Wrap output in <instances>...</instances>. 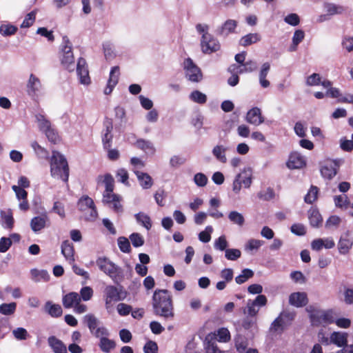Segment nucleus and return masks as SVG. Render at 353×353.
Returning a JSON list of instances; mask_svg holds the SVG:
<instances>
[{
  "mask_svg": "<svg viewBox=\"0 0 353 353\" xmlns=\"http://www.w3.org/2000/svg\"><path fill=\"white\" fill-rule=\"evenodd\" d=\"M254 276V272L250 269H244L241 274L235 278L237 284H242Z\"/></svg>",
  "mask_w": 353,
  "mask_h": 353,
  "instance_id": "49530a36",
  "label": "nucleus"
},
{
  "mask_svg": "<svg viewBox=\"0 0 353 353\" xmlns=\"http://www.w3.org/2000/svg\"><path fill=\"white\" fill-rule=\"evenodd\" d=\"M121 196L114 194L113 192L103 194L102 202L116 212L123 211V207L121 203Z\"/></svg>",
  "mask_w": 353,
  "mask_h": 353,
  "instance_id": "9b49d317",
  "label": "nucleus"
},
{
  "mask_svg": "<svg viewBox=\"0 0 353 353\" xmlns=\"http://www.w3.org/2000/svg\"><path fill=\"white\" fill-rule=\"evenodd\" d=\"M183 68L185 77L192 82H199L203 79L201 69L193 62L190 58L184 60Z\"/></svg>",
  "mask_w": 353,
  "mask_h": 353,
  "instance_id": "0eeeda50",
  "label": "nucleus"
},
{
  "mask_svg": "<svg viewBox=\"0 0 353 353\" xmlns=\"http://www.w3.org/2000/svg\"><path fill=\"white\" fill-rule=\"evenodd\" d=\"M216 336L220 342H227L230 339V332L226 328H221L217 330Z\"/></svg>",
  "mask_w": 353,
  "mask_h": 353,
  "instance_id": "69168bd1",
  "label": "nucleus"
},
{
  "mask_svg": "<svg viewBox=\"0 0 353 353\" xmlns=\"http://www.w3.org/2000/svg\"><path fill=\"white\" fill-rule=\"evenodd\" d=\"M129 239L132 242L134 247H141L144 244V239L142 235L139 233H132L130 235Z\"/></svg>",
  "mask_w": 353,
  "mask_h": 353,
  "instance_id": "052dcab7",
  "label": "nucleus"
},
{
  "mask_svg": "<svg viewBox=\"0 0 353 353\" xmlns=\"http://www.w3.org/2000/svg\"><path fill=\"white\" fill-rule=\"evenodd\" d=\"M1 216L3 220V225L8 228H12L14 225V219L12 212L10 210L8 211H1Z\"/></svg>",
  "mask_w": 353,
  "mask_h": 353,
  "instance_id": "8fccbe9b",
  "label": "nucleus"
},
{
  "mask_svg": "<svg viewBox=\"0 0 353 353\" xmlns=\"http://www.w3.org/2000/svg\"><path fill=\"white\" fill-rule=\"evenodd\" d=\"M50 174L53 178L67 182L69 178V168L65 158L57 151L52 152L50 159Z\"/></svg>",
  "mask_w": 353,
  "mask_h": 353,
  "instance_id": "f03ea898",
  "label": "nucleus"
},
{
  "mask_svg": "<svg viewBox=\"0 0 353 353\" xmlns=\"http://www.w3.org/2000/svg\"><path fill=\"white\" fill-rule=\"evenodd\" d=\"M17 304L14 302L0 305V313L3 315H12L15 312Z\"/></svg>",
  "mask_w": 353,
  "mask_h": 353,
  "instance_id": "de8ad7c7",
  "label": "nucleus"
},
{
  "mask_svg": "<svg viewBox=\"0 0 353 353\" xmlns=\"http://www.w3.org/2000/svg\"><path fill=\"white\" fill-rule=\"evenodd\" d=\"M83 319L84 321L87 323V325L91 333H94V331L98 327L99 325L98 319L92 314L85 315Z\"/></svg>",
  "mask_w": 353,
  "mask_h": 353,
  "instance_id": "c03bdc74",
  "label": "nucleus"
},
{
  "mask_svg": "<svg viewBox=\"0 0 353 353\" xmlns=\"http://www.w3.org/2000/svg\"><path fill=\"white\" fill-rule=\"evenodd\" d=\"M119 74V68L118 66H114L110 70L108 84L104 90L105 94H110L112 92L113 88L118 83Z\"/></svg>",
  "mask_w": 353,
  "mask_h": 353,
  "instance_id": "a211bd4d",
  "label": "nucleus"
},
{
  "mask_svg": "<svg viewBox=\"0 0 353 353\" xmlns=\"http://www.w3.org/2000/svg\"><path fill=\"white\" fill-rule=\"evenodd\" d=\"M270 70V64L268 62L264 63L261 68L259 79L261 86L263 88H268L270 85V81L266 79L268 74Z\"/></svg>",
  "mask_w": 353,
  "mask_h": 353,
  "instance_id": "bb28decb",
  "label": "nucleus"
},
{
  "mask_svg": "<svg viewBox=\"0 0 353 353\" xmlns=\"http://www.w3.org/2000/svg\"><path fill=\"white\" fill-rule=\"evenodd\" d=\"M118 245L120 250L125 253H128L131 250L130 243L129 239L124 237L121 236L118 239Z\"/></svg>",
  "mask_w": 353,
  "mask_h": 353,
  "instance_id": "6e6d98bb",
  "label": "nucleus"
},
{
  "mask_svg": "<svg viewBox=\"0 0 353 353\" xmlns=\"http://www.w3.org/2000/svg\"><path fill=\"white\" fill-rule=\"evenodd\" d=\"M98 185H103L105 186V191L103 193H108L114 191V181L112 176L107 173L103 175H99L97 178Z\"/></svg>",
  "mask_w": 353,
  "mask_h": 353,
  "instance_id": "aec40b11",
  "label": "nucleus"
},
{
  "mask_svg": "<svg viewBox=\"0 0 353 353\" xmlns=\"http://www.w3.org/2000/svg\"><path fill=\"white\" fill-rule=\"evenodd\" d=\"M96 263L100 270L109 276L114 281H117L121 276V268L106 257H99Z\"/></svg>",
  "mask_w": 353,
  "mask_h": 353,
  "instance_id": "20e7f679",
  "label": "nucleus"
},
{
  "mask_svg": "<svg viewBox=\"0 0 353 353\" xmlns=\"http://www.w3.org/2000/svg\"><path fill=\"white\" fill-rule=\"evenodd\" d=\"M252 172L250 168H245L239 173L232 184V190L235 194H239L242 185L245 188H250L252 184Z\"/></svg>",
  "mask_w": 353,
  "mask_h": 353,
  "instance_id": "423d86ee",
  "label": "nucleus"
},
{
  "mask_svg": "<svg viewBox=\"0 0 353 353\" xmlns=\"http://www.w3.org/2000/svg\"><path fill=\"white\" fill-rule=\"evenodd\" d=\"M45 311L52 317L61 316L63 312L60 305L54 304L52 301H47L44 306Z\"/></svg>",
  "mask_w": 353,
  "mask_h": 353,
  "instance_id": "c756f323",
  "label": "nucleus"
},
{
  "mask_svg": "<svg viewBox=\"0 0 353 353\" xmlns=\"http://www.w3.org/2000/svg\"><path fill=\"white\" fill-rule=\"evenodd\" d=\"M136 146L143 150L144 152H145L148 154L153 155L156 152V149L153 145V143L148 141L145 139H139L136 142Z\"/></svg>",
  "mask_w": 353,
  "mask_h": 353,
  "instance_id": "2f4dec72",
  "label": "nucleus"
},
{
  "mask_svg": "<svg viewBox=\"0 0 353 353\" xmlns=\"http://www.w3.org/2000/svg\"><path fill=\"white\" fill-rule=\"evenodd\" d=\"M104 297L107 309L112 305V302H117L124 299L118 288L113 285H108L105 288Z\"/></svg>",
  "mask_w": 353,
  "mask_h": 353,
  "instance_id": "f8f14e48",
  "label": "nucleus"
},
{
  "mask_svg": "<svg viewBox=\"0 0 353 353\" xmlns=\"http://www.w3.org/2000/svg\"><path fill=\"white\" fill-rule=\"evenodd\" d=\"M241 71L240 74L252 72L256 70L257 64L252 60L247 61L243 64L240 65Z\"/></svg>",
  "mask_w": 353,
  "mask_h": 353,
  "instance_id": "3c124183",
  "label": "nucleus"
},
{
  "mask_svg": "<svg viewBox=\"0 0 353 353\" xmlns=\"http://www.w3.org/2000/svg\"><path fill=\"white\" fill-rule=\"evenodd\" d=\"M37 121L38 123L39 128L43 132H45L48 130L52 128L51 123L48 120L45 116L42 114H37L36 116Z\"/></svg>",
  "mask_w": 353,
  "mask_h": 353,
  "instance_id": "37998d69",
  "label": "nucleus"
},
{
  "mask_svg": "<svg viewBox=\"0 0 353 353\" xmlns=\"http://www.w3.org/2000/svg\"><path fill=\"white\" fill-rule=\"evenodd\" d=\"M261 37L258 33H250L243 36L240 40V44L243 46H248L255 43L261 40Z\"/></svg>",
  "mask_w": 353,
  "mask_h": 353,
  "instance_id": "f704fd0d",
  "label": "nucleus"
},
{
  "mask_svg": "<svg viewBox=\"0 0 353 353\" xmlns=\"http://www.w3.org/2000/svg\"><path fill=\"white\" fill-rule=\"evenodd\" d=\"M105 129L103 132L102 141L104 149H109L111 147V142L112 140V130L113 126L111 122L108 121L105 123Z\"/></svg>",
  "mask_w": 353,
  "mask_h": 353,
  "instance_id": "cd10ccee",
  "label": "nucleus"
},
{
  "mask_svg": "<svg viewBox=\"0 0 353 353\" xmlns=\"http://www.w3.org/2000/svg\"><path fill=\"white\" fill-rule=\"evenodd\" d=\"M81 302V297L77 292H70L63 296L62 303L65 308L74 307Z\"/></svg>",
  "mask_w": 353,
  "mask_h": 353,
  "instance_id": "5701e85b",
  "label": "nucleus"
},
{
  "mask_svg": "<svg viewBox=\"0 0 353 353\" xmlns=\"http://www.w3.org/2000/svg\"><path fill=\"white\" fill-rule=\"evenodd\" d=\"M323 8L325 12L331 17L332 16L336 14H342L345 9L343 6L336 5L332 3H325L323 4Z\"/></svg>",
  "mask_w": 353,
  "mask_h": 353,
  "instance_id": "7c9ffc66",
  "label": "nucleus"
},
{
  "mask_svg": "<svg viewBox=\"0 0 353 353\" xmlns=\"http://www.w3.org/2000/svg\"><path fill=\"white\" fill-rule=\"evenodd\" d=\"M344 302L347 305H353V287L344 288Z\"/></svg>",
  "mask_w": 353,
  "mask_h": 353,
  "instance_id": "774afa93",
  "label": "nucleus"
},
{
  "mask_svg": "<svg viewBox=\"0 0 353 353\" xmlns=\"http://www.w3.org/2000/svg\"><path fill=\"white\" fill-rule=\"evenodd\" d=\"M246 121L250 124L259 125L263 123L264 119L259 108H253L246 114Z\"/></svg>",
  "mask_w": 353,
  "mask_h": 353,
  "instance_id": "412c9836",
  "label": "nucleus"
},
{
  "mask_svg": "<svg viewBox=\"0 0 353 353\" xmlns=\"http://www.w3.org/2000/svg\"><path fill=\"white\" fill-rule=\"evenodd\" d=\"M319 192V189L316 186H311L310 190L307 194L305 195L304 200L307 203H312L317 199V195Z\"/></svg>",
  "mask_w": 353,
  "mask_h": 353,
  "instance_id": "5fc2aeb1",
  "label": "nucleus"
},
{
  "mask_svg": "<svg viewBox=\"0 0 353 353\" xmlns=\"http://www.w3.org/2000/svg\"><path fill=\"white\" fill-rule=\"evenodd\" d=\"M41 88V83L38 77L34 74L30 75L27 83V93L30 97H35Z\"/></svg>",
  "mask_w": 353,
  "mask_h": 353,
  "instance_id": "2eb2a0df",
  "label": "nucleus"
},
{
  "mask_svg": "<svg viewBox=\"0 0 353 353\" xmlns=\"http://www.w3.org/2000/svg\"><path fill=\"white\" fill-rule=\"evenodd\" d=\"M99 347L102 352L109 353L116 347V343L113 340L109 339L108 338H103L100 339Z\"/></svg>",
  "mask_w": 353,
  "mask_h": 353,
  "instance_id": "c9c22d12",
  "label": "nucleus"
},
{
  "mask_svg": "<svg viewBox=\"0 0 353 353\" xmlns=\"http://www.w3.org/2000/svg\"><path fill=\"white\" fill-rule=\"evenodd\" d=\"M17 30V28L11 24H2L0 26V34L5 37L14 34Z\"/></svg>",
  "mask_w": 353,
  "mask_h": 353,
  "instance_id": "864d4df0",
  "label": "nucleus"
},
{
  "mask_svg": "<svg viewBox=\"0 0 353 353\" xmlns=\"http://www.w3.org/2000/svg\"><path fill=\"white\" fill-rule=\"evenodd\" d=\"M31 146L39 157L42 158L48 157V151L44 148L41 147L37 142L33 141L31 143Z\"/></svg>",
  "mask_w": 353,
  "mask_h": 353,
  "instance_id": "338daca9",
  "label": "nucleus"
},
{
  "mask_svg": "<svg viewBox=\"0 0 353 353\" xmlns=\"http://www.w3.org/2000/svg\"><path fill=\"white\" fill-rule=\"evenodd\" d=\"M116 177L117 178V180L123 183L125 185H130L128 182V171L124 168H119L116 173Z\"/></svg>",
  "mask_w": 353,
  "mask_h": 353,
  "instance_id": "4d7b16f0",
  "label": "nucleus"
},
{
  "mask_svg": "<svg viewBox=\"0 0 353 353\" xmlns=\"http://www.w3.org/2000/svg\"><path fill=\"white\" fill-rule=\"evenodd\" d=\"M61 62L63 66L69 71L74 70V57L72 52V45L67 36L63 37Z\"/></svg>",
  "mask_w": 353,
  "mask_h": 353,
  "instance_id": "7ed1b4c3",
  "label": "nucleus"
},
{
  "mask_svg": "<svg viewBox=\"0 0 353 353\" xmlns=\"http://www.w3.org/2000/svg\"><path fill=\"white\" fill-rule=\"evenodd\" d=\"M77 73L81 84L88 85L90 83L89 72L88 70L86 61L84 59L80 58L77 64Z\"/></svg>",
  "mask_w": 353,
  "mask_h": 353,
  "instance_id": "ddd939ff",
  "label": "nucleus"
},
{
  "mask_svg": "<svg viewBox=\"0 0 353 353\" xmlns=\"http://www.w3.org/2000/svg\"><path fill=\"white\" fill-rule=\"evenodd\" d=\"M227 148L225 147L224 145H216L213 148L212 153L217 161H219L221 163H225L227 162V157L225 154Z\"/></svg>",
  "mask_w": 353,
  "mask_h": 353,
  "instance_id": "473e14b6",
  "label": "nucleus"
},
{
  "mask_svg": "<svg viewBox=\"0 0 353 353\" xmlns=\"http://www.w3.org/2000/svg\"><path fill=\"white\" fill-rule=\"evenodd\" d=\"M323 177L331 179L336 174V170L334 165L329 164L323 165L321 169Z\"/></svg>",
  "mask_w": 353,
  "mask_h": 353,
  "instance_id": "a19ab883",
  "label": "nucleus"
},
{
  "mask_svg": "<svg viewBox=\"0 0 353 353\" xmlns=\"http://www.w3.org/2000/svg\"><path fill=\"white\" fill-rule=\"evenodd\" d=\"M305 37V33L301 30H297L294 32L292 37V44L290 46L289 50L294 52L296 50L297 46L303 41Z\"/></svg>",
  "mask_w": 353,
  "mask_h": 353,
  "instance_id": "58836bf2",
  "label": "nucleus"
},
{
  "mask_svg": "<svg viewBox=\"0 0 353 353\" xmlns=\"http://www.w3.org/2000/svg\"><path fill=\"white\" fill-rule=\"evenodd\" d=\"M36 18V11L33 10L28 13L22 22L21 27V28H29L30 27L34 22Z\"/></svg>",
  "mask_w": 353,
  "mask_h": 353,
  "instance_id": "e2e57ef3",
  "label": "nucleus"
},
{
  "mask_svg": "<svg viewBox=\"0 0 353 353\" xmlns=\"http://www.w3.org/2000/svg\"><path fill=\"white\" fill-rule=\"evenodd\" d=\"M228 219L233 224L242 227L245 223V219L242 214L237 211H231L228 214Z\"/></svg>",
  "mask_w": 353,
  "mask_h": 353,
  "instance_id": "4c0bfd02",
  "label": "nucleus"
},
{
  "mask_svg": "<svg viewBox=\"0 0 353 353\" xmlns=\"http://www.w3.org/2000/svg\"><path fill=\"white\" fill-rule=\"evenodd\" d=\"M334 204L340 208H347L349 205V200L346 195H338L334 197Z\"/></svg>",
  "mask_w": 353,
  "mask_h": 353,
  "instance_id": "13d9d810",
  "label": "nucleus"
},
{
  "mask_svg": "<svg viewBox=\"0 0 353 353\" xmlns=\"http://www.w3.org/2000/svg\"><path fill=\"white\" fill-rule=\"evenodd\" d=\"M353 245V241L350 238V233L347 232L342 235L338 243V249L341 254H346L349 252Z\"/></svg>",
  "mask_w": 353,
  "mask_h": 353,
  "instance_id": "6ab92c4d",
  "label": "nucleus"
},
{
  "mask_svg": "<svg viewBox=\"0 0 353 353\" xmlns=\"http://www.w3.org/2000/svg\"><path fill=\"white\" fill-rule=\"evenodd\" d=\"M189 97L191 101L199 104H203L207 101V96L199 90L192 92Z\"/></svg>",
  "mask_w": 353,
  "mask_h": 353,
  "instance_id": "09e8293b",
  "label": "nucleus"
},
{
  "mask_svg": "<svg viewBox=\"0 0 353 353\" xmlns=\"http://www.w3.org/2000/svg\"><path fill=\"white\" fill-rule=\"evenodd\" d=\"M137 221L149 230L152 227L150 218L148 215L143 212H139L135 214Z\"/></svg>",
  "mask_w": 353,
  "mask_h": 353,
  "instance_id": "ea45409f",
  "label": "nucleus"
},
{
  "mask_svg": "<svg viewBox=\"0 0 353 353\" xmlns=\"http://www.w3.org/2000/svg\"><path fill=\"white\" fill-rule=\"evenodd\" d=\"M241 252L239 249H227L225 256L228 260L236 261L241 257Z\"/></svg>",
  "mask_w": 353,
  "mask_h": 353,
  "instance_id": "680f3d73",
  "label": "nucleus"
},
{
  "mask_svg": "<svg viewBox=\"0 0 353 353\" xmlns=\"http://www.w3.org/2000/svg\"><path fill=\"white\" fill-rule=\"evenodd\" d=\"M201 50L205 54H211L220 49V43L209 33H204L201 39Z\"/></svg>",
  "mask_w": 353,
  "mask_h": 353,
  "instance_id": "9d476101",
  "label": "nucleus"
},
{
  "mask_svg": "<svg viewBox=\"0 0 353 353\" xmlns=\"http://www.w3.org/2000/svg\"><path fill=\"white\" fill-rule=\"evenodd\" d=\"M212 232V227L210 225L207 226L203 231L199 234V240L203 243L209 242L211 239V234Z\"/></svg>",
  "mask_w": 353,
  "mask_h": 353,
  "instance_id": "bf43d9fd",
  "label": "nucleus"
},
{
  "mask_svg": "<svg viewBox=\"0 0 353 353\" xmlns=\"http://www.w3.org/2000/svg\"><path fill=\"white\" fill-rule=\"evenodd\" d=\"M48 343L54 353H68L65 344L54 336H51L48 339Z\"/></svg>",
  "mask_w": 353,
  "mask_h": 353,
  "instance_id": "b1692460",
  "label": "nucleus"
},
{
  "mask_svg": "<svg viewBox=\"0 0 353 353\" xmlns=\"http://www.w3.org/2000/svg\"><path fill=\"white\" fill-rule=\"evenodd\" d=\"M93 295V290L90 287L85 286L80 290L81 301H88L91 299Z\"/></svg>",
  "mask_w": 353,
  "mask_h": 353,
  "instance_id": "0e129e2a",
  "label": "nucleus"
},
{
  "mask_svg": "<svg viewBox=\"0 0 353 353\" xmlns=\"http://www.w3.org/2000/svg\"><path fill=\"white\" fill-rule=\"evenodd\" d=\"M310 320L313 325H319L323 323L330 324L334 322V317L332 310L323 311L314 310L310 312Z\"/></svg>",
  "mask_w": 353,
  "mask_h": 353,
  "instance_id": "1a4fd4ad",
  "label": "nucleus"
},
{
  "mask_svg": "<svg viewBox=\"0 0 353 353\" xmlns=\"http://www.w3.org/2000/svg\"><path fill=\"white\" fill-rule=\"evenodd\" d=\"M50 219L46 214L33 217L30 221V228L34 232H38L49 226Z\"/></svg>",
  "mask_w": 353,
  "mask_h": 353,
  "instance_id": "4468645a",
  "label": "nucleus"
},
{
  "mask_svg": "<svg viewBox=\"0 0 353 353\" xmlns=\"http://www.w3.org/2000/svg\"><path fill=\"white\" fill-rule=\"evenodd\" d=\"M306 83L307 85L314 86L321 84L324 88H328L332 85L330 81H321V77L319 74L314 73L307 77Z\"/></svg>",
  "mask_w": 353,
  "mask_h": 353,
  "instance_id": "72a5a7b5",
  "label": "nucleus"
},
{
  "mask_svg": "<svg viewBox=\"0 0 353 353\" xmlns=\"http://www.w3.org/2000/svg\"><path fill=\"white\" fill-rule=\"evenodd\" d=\"M268 300L265 295H258L255 299H248L245 307L243 309L244 314L248 316H256L259 307L267 304Z\"/></svg>",
  "mask_w": 353,
  "mask_h": 353,
  "instance_id": "6e6552de",
  "label": "nucleus"
},
{
  "mask_svg": "<svg viewBox=\"0 0 353 353\" xmlns=\"http://www.w3.org/2000/svg\"><path fill=\"white\" fill-rule=\"evenodd\" d=\"M348 334L343 332H333L331 333V344L339 347H343L347 343Z\"/></svg>",
  "mask_w": 353,
  "mask_h": 353,
  "instance_id": "4be33fe9",
  "label": "nucleus"
},
{
  "mask_svg": "<svg viewBox=\"0 0 353 353\" xmlns=\"http://www.w3.org/2000/svg\"><path fill=\"white\" fill-rule=\"evenodd\" d=\"M134 172L137 177L141 186L143 189H149L152 186V179L148 174L138 170H134Z\"/></svg>",
  "mask_w": 353,
  "mask_h": 353,
  "instance_id": "a878e982",
  "label": "nucleus"
},
{
  "mask_svg": "<svg viewBox=\"0 0 353 353\" xmlns=\"http://www.w3.org/2000/svg\"><path fill=\"white\" fill-rule=\"evenodd\" d=\"M73 245L68 241H65L61 245V253L65 259L72 264L74 262Z\"/></svg>",
  "mask_w": 353,
  "mask_h": 353,
  "instance_id": "393cba45",
  "label": "nucleus"
},
{
  "mask_svg": "<svg viewBox=\"0 0 353 353\" xmlns=\"http://www.w3.org/2000/svg\"><path fill=\"white\" fill-rule=\"evenodd\" d=\"M78 209L83 213L87 221H93L98 216V212L94 203L88 196H83L79 200Z\"/></svg>",
  "mask_w": 353,
  "mask_h": 353,
  "instance_id": "39448f33",
  "label": "nucleus"
},
{
  "mask_svg": "<svg viewBox=\"0 0 353 353\" xmlns=\"http://www.w3.org/2000/svg\"><path fill=\"white\" fill-rule=\"evenodd\" d=\"M154 313L166 320L174 316L172 295L167 290H156L152 296Z\"/></svg>",
  "mask_w": 353,
  "mask_h": 353,
  "instance_id": "f257e3e1",
  "label": "nucleus"
},
{
  "mask_svg": "<svg viewBox=\"0 0 353 353\" xmlns=\"http://www.w3.org/2000/svg\"><path fill=\"white\" fill-rule=\"evenodd\" d=\"M305 160L301 154L294 152H292L287 162V166L290 169H300L305 165Z\"/></svg>",
  "mask_w": 353,
  "mask_h": 353,
  "instance_id": "f3484780",
  "label": "nucleus"
},
{
  "mask_svg": "<svg viewBox=\"0 0 353 353\" xmlns=\"http://www.w3.org/2000/svg\"><path fill=\"white\" fill-rule=\"evenodd\" d=\"M341 223V219L336 216L332 215L330 216L326 221L325 223V227L327 230H336Z\"/></svg>",
  "mask_w": 353,
  "mask_h": 353,
  "instance_id": "79ce46f5",
  "label": "nucleus"
},
{
  "mask_svg": "<svg viewBox=\"0 0 353 353\" xmlns=\"http://www.w3.org/2000/svg\"><path fill=\"white\" fill-rule=\"evenodd\" d=\"M264 243L263 241L251 239L248 241L245 245V250L252 252L253 250H258Z\"/></svg>",
  "mask_w": 353,
  "mask_h": 353,
  "instance_id": "a18cd8bd",
  "label": "nucleus"
},
{
  "mask_svg": "<svg viewBox=\"0 0 353 353\" xmlns=\"http://www.w3.org/2000/svg\"><path fill=\"white\" fill-rule=\"evenodd\" d=\"M236 26L237 22L235 20L228 19L223 24L221 29V34L227 36L230 33L234 32Z\"/></svg>",
  "mask_w": 353,
  "mask_h": 353,
  "instance_id": "e433bc0d",
  "label": "nucleus"
},
{
  "mask_svg": "<svg viewBox=\"0 0 353 353\" xmlns=\"http://www.w3.org/2000/svg\"><path fill=\"white\" fill-rule=\"evenodd\" d=\"M307 214L310 225L312 227L319 228L322 224L323 219L317 209L311 208Z\"/></svg>",
  "mask_w": 353,
  "mask_h": 353,
  "instance_id": "c85d7f7f",
  "label": "nucleus"
},
{
  "mask_svg": "<svg viewBox=\"0 0 353 353\" xmlns=\"http://www.w3.org/2000/svg\"><path fill=\"white\" fill-rule=\"evenodd\" d=\"M12 334L15 339L18 341H24L29 338L30 334H28L26 329L23 327H17L12 330Z\"/></svg>",
  "mask_w": 353,
  "mask_h": 353,
  "instance_id": "603ef678",
  "label": "nucleus"
},
{
  "mask_svg": "<svg viewBox=\"0 0 353 353\" xmlns=\"http://www.w3.org/2000/svg\"><path fill=\"white\" fill-rule=\"evenodd\" d=\"M307 302L308 299L305 292H293L289 296V303L296 307H303Z\"/></svg>",
  "mask_w": 353,
  "mask_h": 353,
  "instance_id": "dca6fc26",
  "label": "nucleus"
}]
</instances>
